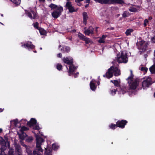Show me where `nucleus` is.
Returning a JSON list of instances; mask_svg holds the SVG:
<instances>
[{
    "label": "nucleus",
    "instance_id": "59",
    "mask_svg": "<svg viewBox=\"0 0 155 155\" xmlns=\"http://www.w3.org/2000/svg\"><path fill=\"white\" fill-rule=\"evenodd\" d=\"M98 28V27H95V31H96L97 32V29Z\"/></svg>",
    "mask_w": 155,
    "mask_h": 155
},
{
    "label": "nucleus",
    "instance_id": "49",
    "mask_svg": "<svg viewBox=\"0 0 155 155\" xmlns=\"http://www.w3.org/2000/svg\"><path fill=\"white\" fill-rule=\"evenodd\" d=\"M151 41L155 43V36L151 38Z\"/></svg>",
    "mask_w": 155,
    "mask_h": 155
},
{
    "label": "nucleus",
    "instance_id": "16",
    "mask_svg": "<svg viewBox=\"0 0 155 155\" xmlns=\"http://www.w3.org/2000/svg\"><path fill=\"white\" fill-rule=\"evenodd\" d=\"M36 122V120L35 119L32 118L28 122L27 124L28 125H29L30 127H31L32 126L35 124Z\"/></svg>",
    "mask_w": 155,
    "mask_h": 155
},
{
    "label": "nucleus",
    "instance_id": "23",
    "mask_svg": "<svg viewBox=\"0 0 155 155\" xmlns=\"http://www.w3.org/2000/svg\"><path fill=\"white\" fill-rule=\"evenodd\" d=\"M12 122L13 123V124L15 125V127H20V126L18 125V124H19V123L18 122V120L17 119L12 120Z\"/></svg>",
    "mask_w": 155,
    "mask_h": 155
},
{
    "label": "nucleus",
    "instance_id": "1",
    "mask_svg": "<svg viewBox=\"0 0 155 155\" xmlns=\"http://www.w3.org/2000/svg\"><path fill=\"white\" fill-rule=\"evenodd\" d=\"M114 73L115 76H118L120 75V70L118 68L112 66L108 69V71L105 74L103 75V76L109 79L113 76Z\"/></svg>",
    "mask_w": 155,
    "mask_h": 155
},
{
    "label": "nucleus",
    "instance_id": "55",
    "mask_svg": "<svg viewBox=\"0 0 155 155\" xmlns=\"http://www.w3.org/2000/svg\"><path fill=\"white\" fill-rule=\"evenodd\" d=\"M97 85H99V84H100V81H97Z\"/></svg>",
    "mask_w": 155,
    "mask_h": 155
},
{
    "label": "nucleus",
    "instance_id": "61",
    "mask_svg": "<svg viewBox=\"0 0 155 155\" xmlns=\"http://www.w3.org/2000/svg\"><path fill=\"white\" fill-rule=\"evenodd\" d=\"M76 31V30H72V32H75Z\"/></svg>",
    "mask_w": 155,
    "mask_h": 155
},
{
    "label": "nucleus",
    "instance_id": "63",
    "mask_svg": "<svg viewBox=\"0 0 155 155\" xmlns=\"http://www.w3.org/2000/svg\"><path fill=\"white\" fill-rule=\"evenodd\" d=\"M3 111V109H1V108H0V112H2V111Z\"/></svg>",
    "mask_w": 155,
    "mask_h": 155
},
{
    "label": "nucleus",
    "instance_id": "9",
    "mask_svg": "<svg viewBox=\"0 0 155 155\" xmlns=\"http://www.w3.org/2000/svg\"><path fill=\"white\" fill-rule=\"evenodd\" d=\"M128 122L126 120H118L116 122L117 127L123 129L124 128L125 126L127 123Z\"/></svg>",
    "mask_w": 155,
    "mask_h": 155
},
{
    "label": "nucleus",
    "instance_id": "8",
    "mask_svg": "<svg viewBox=\"0 0 155 155\" xmlns=\"http://www.w3.org/2000/svg\"><path fill=\"white\" fill-rule=\"evenodd\" d=\"M78 37L81 39L85 41L86 44H88L91 42V39L89 38H87L80 32L78 33Z\"/></svg>",
    "mask_w": 155,
    "mask_h": 155
},
{
    "label": "nucleus",
    "instance_id": "10",
    "mask_svg": "<svg viewBox=\"0 0 155 155\" xmlns=\"http://www.w3.org/2000/svg\"><path fill=\"white\" fill-rule=\"evenodd\" d=\"M15 152L17 153L18 155H22V150L20 145L15 143Z\"/></svg>",
    "mask_w": 155,
    "mask_h": 155
},
{
    "label": "nucleus",
    "instance_id": "13",
    "mask_svg": "<svg viewBox=\"0 0 155 155\" xmlns=\"http://www.w3.org/2000/svg\"><path fill=\"white\" fill-rule=\"evenodd\" d=\"M124 3L123 0H109L108 4H111L116 3L123 4Z\"/></svg>",
    "mask_w": 155,
    "mask_h": 155
},
{
    "label": "nucleus",
    "instance_id": "46",
    "mask_svg": "<svg viewBox=\"0 0 155 155\" xmlns=\"http://www.w3.org/2000/svg\"><path fill=\"white\" fill-rule=\"evenodd\" d=\"M20 142L21 144L23 146L25 147L26 148L27 147V146L22 141V140H21Z\"/></svg>",
    "mask_w": 155,
    "mask_h": 155
},
{
    "label": "nucleus",
    "instance_id": "54",
    "mask_svg": "<svg viewBox=\"0 0 155 155\" xmlns=\"http://www.w3.org/2000/svg\"><path fill=\"white\" fill-rule=\"evenodd\" d=\"M153 18L151 16H150L148 18V19L149 20H150L152 19Z\"/></svg>",
    "mask_w": 155,
    "mask_h": 155
},
{
    "label": "nucleus",
    "instance_id": "20",
    "mask_svg": "<svg viewBox=\"0 0 155 155\" xmlns=\"http://www.w3.org/2000/svg\"><path fill=\"white\" fill-rule=\"evenodd\" d=\"M96 2H99L101 4H108L109 0H94Z\"/></svg>",
    "mask_w": 155,
    "mask_h": 155
},
{
    "label": "nucleus",
    "instance_id": "43",
    "mask_svg": "<svg viewBox=\"0 0 155 155\" xmlns=\"http://www.w3.org/2000/svg\"><path fill=\"white\" fill-rule=\"evenodd\" d=\"M0 155H5L3 150L2 149H0Z\"/></svg>",
    "mask_w": 155,
    "mask_h": 155
},
{
    "label": "nucleus",
    "instance_id": "37",
    "mask_svg": "<svg viewBox=\"0 0 155 155\" xmlns=\"http://www.w3.org/2000/svg\"><path fill=\"white\" fill-rule=\"evenodd\" d=\"M57 69L59 70H61L62 68V66L60 64H58L57 66Z\"/></svg>",
    "mask_w": 155,
    "mask_h": 155
},
{
    "label": "nucleus",
    "instance_id": "60",
    "mask_svg": "<svg viewBox=\"0 0 155 155\" xmlns=\"http://www.w3.org/2000/svg\"><path fill=\"white\" fill-rule=\"evenodd\" d=\"M39 1L41 2H44L45 1V0H39Z\"/></svg>",
    "mask_w": 155,
    "mask_h": 155
},
{
    "label": "nucleus",
    "instance_id": "53",
    "mask_svg": "<svg viewBox=\"0 0 155 155\" xmlns=\"http://www.w3.org/2000/svg\"><path fill=\"white\" fill-rule=\"evenodd\" d=\"M83 0H78V5H79V4H80L79 2L81 1H82Z\"/></svg>",
    "mask_w": 155,
    "mask_h": 155
},
{
    "label": "nucleus",
    "instance_id": "12",
    "mask_svg": "<svg viewBox=\"0 0 155 155\" xmlns=\"http://www.w3.org/2000/svg\"><path fill=\"white\" fill-rule=\"evenodd\" d=\"M63 61L70 65L73 64V59L72 58H64L63 59Z\"/></svg>",
    "mask_w": 155,
    "mask_h": 155
},
{
    "label": "nucleus",
    "instance_id": "2",
    "mask_svg": "<svg viewBox=\"0 0 155 155\" xmlns=\"http://www.w3.org/2000/svg\"><path fill=\"white\" fill-rule=\"evenodd\" d=\"M36 147L35 150L33 151L32 155H42L41 153H42L43 150L41 147V145L44 142V140L41 137L37 135L36 136Z\"/></svg>",
    "mask_w": 155,
    "mask_h": 155
},
{
    "label": "nucleus",
    "instance_id": "17",
    "mask_svg": "<svg viewBox=\"0 0 155 155\" xmlns=\"http://www.w3.org/2000/svg\"><path fill=\"white\" fill-rule=\"evenodd\" d=\"M31 13L28 12V16L31 18H35L37 16L36 13L33 11H31Z\"/></svg>",
    "mask_w": 155,
    "mask_h": 155
},
{
    "label": "nucleus",
    "instance_id": "6",
    "mask_svg": "<svg viewBox=\"0 0 155 155\" xmlns=\"http://www.w3.org/2000/svg\"><path fill=\"white\" fill-rule=\"evenodd\" d=\"M63 10V8L61 7H57V9L54 12L52 13V15L53 17L57 18L61 15V12Z\"/></svg>",
    "mask_w": 155,
    "mask_h": 155
},
{
    "label": "nucleus",
    "instance_id": "64",
    "mask_svg": "<svg viewBox=\"0 0 155 155\" xmlns=\"http://www.w3.org/2000/svg\"><path fill=\"white\" fill-rule=\"evenodd\" d=\"M2 131V129H0V133H1Z\"/></svg>",
    "mask_w": 155,
    "mask_h": 155
},
{
    "label": "nucleus",
    "instance_id": "31",
    "mask_svg": "<svg viewBox=\"0 0 155 155\" xmlns=\"http://www.w3.org/2000/svg\"><path fill=\"white\" fill-rule=\"evenodd\" d=\"M117 91V89H112L110 90V92L111 94L112 95H114L116 94V92Z\"/></svg>",
    "mask_w": 155,
    "mask_h": 155
},
{
    "label": "nucleus",
    "instance_id": "3",
    "mask_svg": "<svg viewBox=\"0 0 155 155\" xmlns=\"http://www.w3.org/2000/svg\"><path fill=\"white\" fill-rule=\"evenodd\" d=\"M127 53L122 51L120 56H118L117 55V61L119 63H127L128 61V57Z\"/></svg>",
    "mask_w": 155,
    "mask_h": 155
},
{
    "label": "nucleus",
    "instance_id": "28",
    "mask_svg": "<svg viewBox=\"0 0 155 155\" xmlns=\"http://www.w3.org/2000/svg\"><path fill=\"white\" fill-rule=\"evenodd\" d=\"M133 79H134V75H130L129 77H128V78L126 79V80L128 81H129L130 82H132L133 81Z\"/></svg>",
    "mask_w": 155,
    "mask_h": 155
},
{
    "label": "nucleus",
    "instance_id": "35",
    "mask_svg": "<svg viewBox=\"0 0 155 155\" xmlns=\"http://www.w3.org/2000/svg\"><path fill=\"white\" fill-rule=\"evenodd\" d=\"M49 7L53 9L55 8H57L58 7H57V6L56 5L54 4H51L49 5Z\"/></svg>",
    "mask_w": 155,
    "mask_h": 155
},
{
    "label": "nucleus",
    "instance_id": "57",
    "mask_svg": "<svg viewBox=\"0 0 155 155\" xmlns=\"http://www.w3.org/2000/svg\"><path fill=\"white\" fill-rule=\"evenodd\" d=\"M74 75L75 78H77V73L75 74Z\"/></svg>",
    "mask_w": 155,
    "mask_h": 155
},
{
    "label": "nucleus",
    "instance_id": "18",
    "mask_svg": "<svg viewBox=\"0 0 155 155\" xmlns=\"http://www.w3.org/2000/svg\"><path fill=\"white\" fill-rule=\"evenodd\" d=\"M17 134L20 139L22 140H24L25 137L27 136V135L24 132H21V133H19L18 132H17Z\"/></svg>",
    "mask_w": 155,
    "mask_h": 155
},
{
    "label": "nucleus",
    "instance_id": "11",
    "mask_svg": "<svg viewBox=\"0 0 155 155\" xmlns=\"http://www.w3.org/2000/svg\"><path fill=\"white\" fill-rule=\"evenodd\" d=\"M94 29L90 26L88 28L84 31V34L86 35H89L90 34L93 35L94 34Z\"/></svg>",
    "mask_w": 155,
    "mask_h": 155
},
{
    "label": "nucleus",
    "instance_id": "27",
    "mask_svg": "<svg viewBox=\"0 0 155 155\" xmlns=\"http://www.w3.org/2000/svg\"><path fill=\"white\" fill-rule=\"evenodd\" d=\"M16 5H18L20 3V0H10Z\"/></svg>",
    "mask_w": 155,
    "mask_h": 155
},
{
    "label": "nucleus",
    "instance_id": "48",
    "mask_svg": "<svg viewBox=\"0 0 155 155\" xmlns=\"http://www.w3.org/2000/svg\"><path fill=\"white\" fill-rule=\"evenodd\" d=\"M65 49L66 52H68L70 51V48L69 47H66Z\"/></svg>",
    "mask_w": 155,
    "mask_h": 155
},
{
    "label": "nucleus",
    "instance_id": "39",
    "mask_svg": "<svg viewBox=\"0 0 155 155\" xmlns=\"http://www.w3.org/2000/svg\"><path fill=\"white\" fill-rule=\"evenodd\" d=\"M14 151L12 149H10L8 151V155H14Z\"/></svg>",
    "mask_w": 155,
    "mask_h": 155
},
{
    "label": "nucleus",
    "instance_id": "30",
    "mask_svg": "<svg viewBox=\"0 0 155 155\" xmlns=\"http://www.w3.org/2000/svg\"><path fill=\"white\" fill-rule=\"evenodd\" d=\"M129 10L130 12H137V9L136 8H135L134 7H130V8L129 9Z\"/></svg>",
    "mask_w": 155,
    "mask_h": 155
},
{
    "label": "nucleus",
    "instance_id": "5",
    "mask_svg": "<svg viewBox=\"0 0 155 155\" xmlns=\"http://www.w3.org/2000/svg\"><path fill=\"white\" fill-rule=\"evenodd\" d=\"M110 82L113 83L115 86L121 88L120 87V82H119L117 80H111ZM120 91L122 92V93L123 94L128 92L127 89L126 87H123V88H120Z\"/></svg>",
    "mask_w": 155,
    "mask_h": 155
},
{
    "label": "nucleus",
    "instance_id": "42",
    "mask_svg": "<svg viewBox=\"0 0 155 155\" xmlns=\"http://www.w3.org/2000/svg\"><path fill=\"white\" fill-rule=\"evenodd\" d=\"M148 22V20L146 19H145L144 21V22L143 23V25L144 27H146L147 26V23Z\"/></svg>",
    "mask_w": 155,
    "mask_h": 155
},
{
    "label": "nucleus",
    "instance_id": "21",
    "mask_svg": "<svg viewBox=\"0 0 155 155\" xmlns=\"http://www.w3.org/2000/svg\"><path fill=\"white\" fill-rule=\"evenodd\" d=\"M149 70L152 74L155 73V63L149 68Z\"/></svg>",
    "mask_w": 155,
    "mask_h": 155
},
{
    "label": "nucleus",
    "instance_id": "45",
    "mask_svg": "<svg viewBox=\"0 0 155 155\" xmlns=\"http://www.w3.org/2000/svg\"><path fill=\"white\" fill-rule=\"evenodd\" d=\"M145 43V41H140L139 42L140 45L141 46H143V44Z\"/></svg>",
    "mask_w": 155,
    "mask_h": 155
},
{
    "label": "nucleus",
    "instance_id": "4",
    "mask_svg": "<svg viewBox=\"0 0 155 155\" xmlns=\"http://www.w3.org/2000/svg\"><path fill=\"white\" fill-rule=\"evenodd\" d=\"M140 80L136 78L133 81L130 82L128 81V83L129 84L130 89L131 90H135L138 86L139 84Z\"/></svg>",
    "mask_w": 155,
    "mask_h": 155
},
{
    "label": "nucleus",
    "instance_id": "19",
    "mask_svg": "<svg viewBox=\"0 0 155 155\" xmlns=\"http://www.w3.org/2000/svg\"><path fill=\"white\" fill-rule=\"evenodd\" d=\"M76 67H74L73 64L70 65L69 66V73L70 74H71V73L74 72L76 70Z\"/></svg>",
    "mask_w": 155,
    "mask_h": 155
},
{
    "label": "nucleus",
    "instance_id": "36",
    "mask_svg": "<svg viewBox=\"0 0 155 155\" xmlns=\"http://www.w3.org/2000/svg\"><path fill=\"white\" fill-rule=\"evenodd\" d=\"M33 140V138L32 137H28L26 139V141L28 142H30Z\"/></svg>",
    "mask_w": 155,
    "mask_h": 155
},
{
    "label": "nucleus",
    "instance_id": "14",
    "mask_svg": "<svg viewBox=\"0 0 155 155\" xmlns=\"http://www.w3.org/2000/svg\"><path fill=\"white\" fill-rule=\"evenodd\" d=\"M83 23L86 25L87 24V20L88 18L87 13L84 12L83 13Z\"/></svg>",
    "mask_w": 155,
    "mask_h": 155
},
{
    "label": "nucleus",
    "instance_id": "38",
    "mask_svg": "<svg viewBox=\"0 0 155 155\" xmlns=\"http://www.w3.org/2000/svg\"><path fill=\"white\" fill-rule=\"evenodd\" d=\"M140 70L141 71H144L145 72H147L148 70V68L146 67H142Z\"/></svg>",
    "mask_w": 155,
    "mask_h": 155
},
{
    "label": "nucleus",
    "instance_id": "47",
    "mask_svg": "<svg viewBox=\"0 0 155 155\" xmlns=\"http://www.w3.org/2000/svg\"><path fill=\"white\" fill-rule=\"evenodd\" d=\"M33 128H34V129L35 130H38L40 129V128H39V127L38 126H37V125L34 126Z\"/></svg>",
    "mask_w": 155,
    "mask_h": 155
},
{
    "label": "nucleus",
    "instance_id": "52",
    "mask_svg": "<svg viewBox=\"0 0 155 155\" xmlns=\"http://www.w3.org/2000/svg\"><path fill=\"white\" fill-rule=\"evenodd\" d=\"M38 23L37 22H36L35 23V24L34 25V27L36 28H38Z\"/></svg>",
    "mask_w": 155,
    "mask_h": 155
},
{
    "label": "nucleus",
    "instance_id": "41",
    "mask_svg": "<svg viewBox=\"0 0 155 155\" xmlns=\"http://www.w3.org/2000/svg\"><path fill=\"white\" fill-rule=\"evenodd\" d=\"M4 142H5L4 140L3 139L2 137H0V144H2Z\"/></svg>",
    "mask_w": 155,
    "mask_h": 155
},
{
    "label": "nucleus",
    "instance_id": "15",
    "mask_svg": "<svg viewBox=\"0 0 155 155\" xmlns=\"http://www.w3.org/2000/svg\"><path fill=\"white\" fill-rule=\"evenodd\" d=\"M94 81L95 82V81L92 80L91 81L90 83L91 89L93 91H95L96 88L95 83H94Z\"/></svg>",
    "mask_w": 155,
    "mask_h": 155
},
{
    "label": "nucleus",
    "instance_id": "29",
    "mask_svg": "<svg viewBox=\"0 0 155 155\" xmlns=\"http://www.w3.org/2000/svg\"><path fill=\"white\" fill-rule=\"evenodd\" d=\"M129 13L125 11L122 14V16L124 18H126L129 16Z\"/></svg>",
    "mask_w": 155,
    "mask_h": 155
},
{
    "label": "nucleus",
    "instance_id": "51",
    "mask_svg": "<svg viewBox=\"0 0 155 155\" xmlns=\"http://www.w3.org/2000/svg\"><path fill=\"white\" fill-rule=\"evenodd\" d=\"M57 57L59 58H61L62 57V54L61 53H59L57 54Z\"/></svg>",
    "mask_w": 155,
    "mask_h": 155
},
{
    "label": "nucleus",
    "instance_id": "58",
    "mask_svg": "<svg viewBox=\"0 0 155 155\" xmlns=\"http://www.w3.org/2000/svg\"><path fill=\"white\" fill-rule=\"evenodd\" d=\"M130 75H134L133 74V73H132V70H130Z\"/></svg>",
    "mask_w": 155,
    "mask_h": 155
},
{
    "label": "nucleus",
    "instance_id": "24",
    "mask_svg": "<svg viewBox=\"0 0 155 155\" xmlns=\"http://www.w3.org/2000/svg\"><path fill=\"white\" fill-rule=\"evenodd\" d=\"M46 150L45 151V153L46 154H47L48 155H52V153H51V152L52 151V149H47L45 148Z\"/></svg>",
    "mask_w": 155,
    "mask_h": 155
},
{
    "label": "nucleus",
    "instance_id": "56",
    "mask_svg": "<svg viewBox=\"0 0 155 155\" xmlns=\"http://www.w3.org/2000/svg\"><path fill=\"white\" fill-rule=\"evenodd\" d=\"M52 148H53V149H55L56 148H56L55 147V145H54V144H53V145H52Z\"/></svg>",
    "mask_w": 155,
    "mask_h": 155
},
{
    "label": "nucleus",
    "instance_id": "32",
    "mask_svg": "<svg viewBox=\"0 0 155 155\" xmlns=\"http://www.w3.org/2000/svg\"><path fill=\"white\" fill-rule=\"evenodd\" d=\"M66 6L68 9L71 7L72 6L71 2L69 1L67 2L66 5Z\"/></svg>",
    "mask_w": 155,
    "mask_h": 155
},
{
    "label": "nucleus",
    "instance_id": "40",
    "mask_svg": "<svg viewBox=\"0 0 155 155\" xmlns=\"http://www.w3.org/2000/svg\"><path fill=\"white\" fill-rule=\"evenodd\" d=\"M68 9L69 10V11L71 12H72L75 11L74 9L72 6H71V7L69 8Z\"/></svg>",
    "mask_w": 155,
    "mask_h": 155
},
{
    "label": "nucleus",
    "instance_id": "34",
    "mask_svg": "<svg viewBox=\"0 0 155 155\" xmlns=\"http://www.w3.org/2000/svg\"><path fill=\"white\" fill-rule=\"evenodd\" d=\"M26 150L28 153V155H32V152L29 149L26 147Z\"/></svg>",
    "mask_w": 155,
    "mask_h": 155
},
{
    "label": "nucleus",
    "instance_id": "26",
    "mask_svg": "<svg viewBox=\"0 0 155 155\" xmlns=\"http://www.w3.org/2000/svg\"><path fill=\"white\" fill-rule=\"evenodd\" d=\"M133 30L131 29H127L126 32L125 34L127 36L130 35V33L133 32Z\"/></svg>",
    "mask_w": 155,
    "mask_h": 155
},
{
    "label": "nucleus",
    "instance_id": "22",
    "mask_svg": "<svg viewBox=\"0 0 155 155\" xmlns=\"http://www.w3.org/2000/svg\"><path fill=\"white\" fill-rule=\"evenodd\" d=\"M118 127L117 125V124L116 123V124H113L111 123L110 124L109 126V128L111 129L112 130H114L116 127Z\"/></svg>",
    "mask_w": 155,
    "mask_h": 155
},
{
    "label": "nucleus",
    "instance_id": "25",
    "mask_svg": "<svg viewBox=\"0 0 155 155\" xmlns=\"http://www.w3.org/2000/svg\"><path fill=\"white\" fill-rule=\"evenodd\" d=\"M24 47H27L31 48H33L35 46L32 44H27L26 45H23Z\"/></svg>",
    "mask_w": 155,
    "mask_h": 155
},
{
    "label": "nucleus",
    "instance_id": "33",
    "mask_svg": "<svg viewBox=\"0 0 155 155\" xmlns=\"http://www.w3.org/2000/svg\"><path fill=\"white\" fill-rule=\"evenodd\" d=\"M28 130V128L25 127H23L21 128V129L20 130V131H21V132H24V131L25 130Z\"/></svg>",
    "mask_w": 155,
    "mask_h": 155
},
{
    "label": "nucleus",
    "instance_id": "44",
    "mask_svg": "<svg viewBox=\"0 0 155 155\" xmlns=\"http://www.w3.org/2000/svg\"><path fill=\"white\" fill-rule=\"evenodd\" d=\"M98 42L100 43H105V41H104V40L100 38L99 40H98Z\"/></svg>",
    "mask_w": 155,
    "mask_h": 155
},
{
    "label": "nucleus",
    "instance_id": "7",
    "mask_svg": "<svg viewBox=\"0 0 155 155\" xmlns=\"http://www.w3.org/2000/svg\"><path fill=\"white\" fill-rule=\"evenodd\" d=\"M152 84L151 78H148L145 80L143 81L142 83V86L143 87H148Z\"/></svg>",
    "mask_w": 155,
    "mask_h": 155
},
{
    "label": "nucleus",
    "instance_id": "62",
    "mask_svg": "<svg viewBox=\"0 0 155 155\" xmlns=\"http://www.w3.org/2000/svg\"><path fill=\"white\" fill-rule=\"evenodd\" d=\"M86 2H87V3H89L90 2V0H86Z\"/></svg>",
    "mask_w": 155,
    "mask_h": 155
},
{
    "label": "nucleus",
    "instance_id": "50",
    "mask_svg": "<svg viewBox=\"0 0 155 155\" xmlns=\"http://www.w3.org/2000/svg\"><path fill=\"white\" fill-rule=\"evenodd\" d=\"M106 37H107L106 35H103L102 36V38H101L104 40L105 39V38H106Z\"/></svg>",
    "mask_w": 155,
    "mask_h": 155
}]
</instances>
